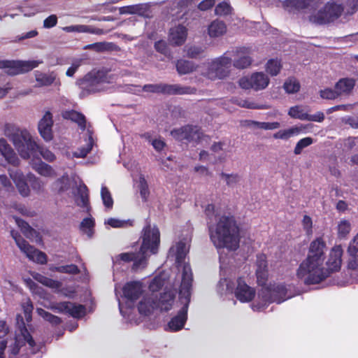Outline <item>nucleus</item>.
Returning <instances> with one entry per match:
<instances>
[{
    "mask_svg": "<svg viewBox=\"0 0 358 358\" xmlns=\"http://www.w3.org/2000/svg\"><path fill=\"white\" fill-rule=\"evenodd\" d=\"M191 237L187 236L178 242L169 250V257L174 259L178 269L182 268V282L179 292L180 303L182 306L178 314L169 323V328L173 331L181 329L187 320L188 306L190 301L192 273L190 266L185 260L189 252Z\"/></svg>",
    "mask_w": 358,
    "mask_h": 358,
    "instance_id": "nucleus-1",
    "label": "nucleus"
},
{
    "mask_svg": "<svg viewBox=\"0 0 358 358\" xmlns=\"http://www.w3.org/2000/svg\"><path fill=\"white\" fill-rule=\"evenodd\" d=\"M160 242L159 229L155 226H146L143 230L142 245L138 253L124 252L113 258L114 266L120 264L121 262H134L132 269L138 271L144 268L147 265L148 257L155 254Z\"/></svg>",
    "mask_w": 358,
    "mask_h": 358,
    "instance_id": "nucleus-2",
    "label": "nucleus"
},
{
    "mask_svg": "<svg viewBox=\"0 0 358 358\" xmlns=\"http://www.w3.org/2000/svg\"><path fill=\"white\" fill-rule=\"evenodd\" d=\"M4 134L13 143L22 158L29 159L34 157L38 150L45 160L50 162L55 160V154L48 149L40 148L28 131L21 130L14 125L8 124L5 126Z\"/></svg>",
    "mask_w": 358,
    "mask_h": 358,
    "instance_id": "nucleus-3",
    "label": "nucleus"
},
{
    "mask_svg": "<svg viewBox=\"0 0 358 358\" xmlns=\"http://www.w3.org/2000/svg\"><path fill=\"white\" fill-rule=\"evenodd\" d=\"M211 241L217 249L236 250L239 246V229L233 217L222 216L209 227Z\"/></svg>",
    "mask_w": 358,
    "mask_h": 358,
    "instance_id": "nucleus-4",
    "label": "nucleus"
},
{
    "mask_svg": "<svg viewBox=\"0 0 358 358\" xmlns=\"http://www.w3.org/2000/svg\"><path fill=\"white\" fill-rule=\"evenodd\" d=\"M296 275L308 285L320 283L329 276L324 261L307 257L300 264Z\"/></svg>",
    "mask_w": 358,
    "mask_h": 358,
    "instance_id": "nucleus-5",
    "label": "nucleus"
},
{
    "mask_svg": "<svg viewBox=\"0 0 358 358\" xmlns=\"http://www.w3.org/2000/svg\"><path fill=\"white\" fill-rule=\"evenodd\" d=\"M17 328L15 332V336L11 340L8 345L9 357L17 355L21 348L28 345L29 350L32 354L36 353L39 350V345L34 341L32 336L24 326L22 317L17 315L16 317Z\"/></svg>",
    "mask_w": 358,
    "mask_h": 358,
    "instance_id": "nucleus-6",
    "label": "nucleus"
},
{
    "mask_svg": "<svg viewBox=\"0 0 358 358\" xmlns=\"http://www.w3.org/2000/svg\"><path fill=\"white\" fill-rule=\"evenodd\" d=\"M115 76L103 71H92L81 81L82 87L90 93L108 91L115 87Z\"/></svg>",
    "mask_w": 358,
    "mask_h": 358,
    "instance_id": "nucleus-7",
    "label": "nucleus"
},
{
    "mask_svg": "<svg viewBox=\"0 0 358 358\" xmlns=\"http://www.w3.org/2000/svg\"><path fill=\"white\" fill-rule=\"evenodd\" d=\"M176 292L169 291L162 294L158 299L156 294H151L145 296L138 304V311L143 315H150L155 309L159 308L162 310L171 309Z\"/></svg>",
    "mask_w": 358,
    "mask_h": 358,
    "instance_id": "nucleus-8",
    "label": "nucleus"
},
{
    "mask_svg": "<svg viewBox=\"0 0 358 358\" xmlns=\"http://www.w3.org/2000/svg\"><path fill=\"white\" fill-rule=\"evenodd\" d=\"M8 173L19 192L23 196H27L30 192L26 180H29L33 189L36 192H41L44 188L45 182L33 173H29L24 176L19 169H8Z\"/></svg>",
    "mask_w": 358,
    "mask_h": 358,
    "instance_id": "nucleus-9",
    "label": "nucleus"
},
{
    "mask_svg": "<svg viewBox=\"0 0 358 358\" xmlns=\"http://www.w3.org/2000/svg\"><path fill=\"white\" fill-rule=\"evenodd\" d=\"M286 289L284 285H278L272 288L263 287L258 293V299L260 301L257 304H252V308L254 310H264L268 303L276 302L280 303L288 297H286Z\"/></svg>",
    "mask_w": 358,
    "mask_h": 358,
    "instance_id": "nucleus-10",
    "label": "nucleus"
},
{
    "mask_svg": "<svg viewBox=\"0 0 358 358\" xmlns=\"http://www.w3.org/2000/svg\"><path fill=\"white\" fill-rule=\"evenodd\" d=\"M322 4L321 1L319 7L310 15V22L317 24L329 23L341 16L343 11V6L335 2H328L324 6Z\"/></svg>",
    "mask_w": 358,
    "mask_h": 358,
    "instance_id": "nucleus-11",
    "label": "nucleus"
},
{
    "mask_svg": "<svg viewBox=\"0 0 358 358\" xmlns=\"http://www.w3.org/2000/svg\"><path fill=\"white\" fill-rule=\"evenodd\" d=\"M143 292L142 284L139 282H128L123 287L124 297L127 299V306L124 309V306L119 301V308L120 313L130 322L138 323V321L134 320L130 316V308L133 306V303L136 301Z\"/></svg>",
    "mask_w": 358,
    "mask_h": 358,
    "instance_id": "nucleus-12",
    "label": "nucleus"
},
{
    "mask_svg": "<svg viewBox=\"0 0 358 358\" xmlns=\"http://www.w3.org/2000/svg\"><path fill=\"white\" fill-rule=\"evenodd\" d=\"M231 58L226 54L215 58L209 64L208 69L203 74L210 80L224 79L229 76L231 66Z\"/></svg>",
    "mask_w": 358,
    "mask_h": 358,
    "instance_id": "nucleus-13",
    "label": "nucleus"
},
{
    "mask_svg": "<svg viewBox=\"0 0 358 358\" xmlns=\"http://www.w3.org/2000/svg\"><path fill=\"white\" fill-rule=\"evenodd\" d=\"M270 83L268 76L264 72H254L238 80L239 87L245 90L260 91L266 89Z\"/></svg>",
    "mask_w": 358,
    "mask_h": 358,
    "instance_id": "nucleus-14",
    "label": "nucleus"
},
{
    "mask_svg": "<svg viewBox=\"0 0 358 358\" xmlns=\"http://www.w3.org/2000/svg\"><path fill=\"white\" fill-rule=\"evenodd\" d=\"M10 234L20 251L23 252L29 259L41 264H44L47 262V256L44 252L30 245L15 231H11Z\"/></svg>",
    "mask_w": 358,
    "mask_h": 358,
    "instance_id": "nucleus-15",
    "label": "nucleus"
},
{
    "mask_svg": "<svg viewBox=\"0 0 358 358\" xmlns=\"http://www.w3.org/2000/svg\"><path fill=\"white\" fill-rule=\"evenodd\" d=\"M143 90L148 92L164 93L168 94H192L195 93L196 90L188 86H182L180 85H145L143 87Z\"/></svg>",
    "mask_w": 358,
    "mask_h": 358,
    "instance_id": "nucleus-16",
    "label": "nucleus"
},
{
    "mask_svg": "<svg viewBox=\"0 0 358 358\" xmlns=\"http://www.w3.org/2000/svg\"><path fill=\"white\" fill-rule=\"evenodd\" d=\"M41 62L32 61H0V69H6V72L10 75H16L25 73L37 67Z\"/></svg>",
    "mask_w": 358,
    "mask_h": 358,
    "instance_id": "nucleus-17",
    "label": "nucleus"
},
{
    "mask_svg": "<svg viewBox=\"0 0 358 358\" xmlns=\"http://www.w3.org/2000/svg\"><path fill=\"white\" fill-rule=\"evenodd\" d=\"M171 136L176 140L182 141H199L202 133L197 127L187 125L171 131Z\"/></svg>",
    "mask_w": 358,
    "mask_h": 358,
    "instance_id": "nucleus-18",
    "label": "nucleus"
},
{
    "mask_svg": "<svg viewBox=\"0 0 358 358\" xmlns=\"http://www.w3.org/2000/svg\"><path fill=\"white\" fill-rule=\"evenodd\" d=\"M321 4V0H286L283 6L289 12L308 10L310 14Z\"/></svg>",
    "mask_w": 358,
    "mask_h": 358,
    "instance_id": "nucleus-19",
    "label": "nucleus"
},
{
    "mask_svg": "<svg viewBox=\"0 0 358 358\" xmlns=\"http://www.w3.org/2000/svg\"><path fill=\"white\" fill-rule=\"evenodd\" d=\"M343 253V250L340 245H334L331 248L326 262L327 267H325L328 271V275L341 269Z\"/></svg>",
    "mask_w": 358,
    "mask_h": 358,
    "instance_id": "nucleus-20",
    "label": "nucleus"
},
{
    "mask_svg": "<svg viewBox=\"0 0 358 358\" xmlns=\"http://www.w3.org/2000/svg\"><path fill=\"white\" fill-rule=\"evenodd\" d=\"M7 164L17 166L20 159L7 141L0 138V165L5 166Z\"/></svg>",
    "mask_w": 358,
    "mask_h": 358,
    "instance_id": "nucleus-21",
    "label": "nucleus"
},
{
    "mask_svg": "<svg viewBox=\"0 0 358 358\" xmlns=\"http://www.w3.org/2000/svg\"><path fill=\"white\" fill-rule=\"evenodd\" d=\"M234 294L238 300L246 303L252 301L255 296V290L251 287L241 278L237 280V285Z\"/></svg>",
    "mask_w": 358,
    "mask_h": 358,
    "instance_id": "nucleus-22",
    "label": "nucleus"
},
{
    "mask_svg": "<svg viewBox=\"0 0 358 358\" xmlns=\"http://www.w3.org/2000/svg\"><path fill=\"white\" fill-rule=\"evenodd\" d=\"M326 249L325 241L322 237L316 238L310 243L307 257L324 261Z\"/></svg>",
    "mask_w": 358,
    "mask_h": 358,
    "instance_id": "nucleus-23",
    "label": "nucleus"
},
{
    "mask_svg": "<svg viewBox=\"0 0 358 358\" xmlns=\"http://www.w3.org/2000/svg\"><path fill=\"white\" fill-rule=\"evenodd\" d=\"M52 125V115L49 111H46L38 124L39 134L45 141H50L53 138Z\"/></svg>",
    "mask_w": 358,
    "mask_h": 358,
    "instance_id": "nucleus-24",
    "label": "nucleus"
},
{
    "mask_svg": "<svg viewBox=\"0 0 358 358\" xmlns=\"http://www.w3.org/2000/svg\"><path fill=\"white\" fill-rule=\"evenodd\" d=\"M187 36V28L185 26L179 24L170 29L169 41L173 45L180 46L185 43Z\"/></svg>",
    "mask_w": 358,
    "mask_h": 358,
    "instance_id": "nucleus-25",
    "label": "nucleus"
},
{
    "mask_svg": "<svg viewBox=\"0 0 358 358\" xmlns=\"http://www.w3.org/2000/svg\"><path fill=\"white\" fill-rule=\"evenodd\" d=\"M59 312L66 313L76 318H80L85 315V308L83 305H76L71 302H62L55 307Z\"/></svg>",
    "mask_w": 358,
    "mask_h": 358,
    "instance_id": "nucleus-26",
    "label": "nucleus"
},
{
    "mask_svg": "<svg viewBox=\"0 0 358 358\" xmlns=\"http://www.w3.org/2000/svg\"><path fill=\"white\" fill-rule=\"evenodd\" d=\"M256 275L257 282L260 285H264L268 278V269L266 256L259 255L257 257L256 262Z\"/></svg>",
    "mask_w": 358,
    "mask_h": 358,
    "instance_id": "nucleus-27",
    "label": "nucleus"
},
{
    "mask_svg": "<svg viewBox=\"0 0 358 358\" xmlns=\"http://www.w3.org/2000/svg\"><path fill=\"white\" fill-rule=\"evenodd\" d=\"M31 275L34 280L39 282L40 283L52 289H56L58 292H61L66 296H71L70 294L66 292L64 289H61L62 283L60 282L48 278L37 273H33Z\"/></svg>",
    "mask_w": 358,
    "mask_h": 358,
    "instance_id": "nucleus-28",
    "label": "nucleus"
},
{
    "mask_svg": "<svg viewBox=\"0 0 358 358\" xmlns=\"http://www.w3.org/2000/svg\"><path fill=\"white\" fill-rule=\"evenodd\" d=\"M32 169L39 175L46 178H55L57 176L55 170L48 164L39 160L37 162H30Z\"/></svg>",
    "mask_w": 358,
    "mask_h": 358,
    "instance_id": "nucleus-29",
    "label": "nucleus"
},
{
    "mask_svg": "<svg viewBox=\"0 0 358 358\" xmlns=\"http://www.w3.org/2000/svg\"><path fill=\"white\" fill-rule=\"evenodd\" d=\"M237 58L234 60V66L237 69H245L250 66L252 59L245 48H240L236 50Z\"/></svg>",
    "mask_w": 358,
    "mask_h": 358,
    "instance_id": "nucleus-30",
    "label": "nucleus"
},
{
    "mask_svg": "<svg viewBox=\"0 0 358 358\" xmlns=\"http://www.w3.org/2000/svg\"><path fill=\"white\" fill-rule=\"evenodd\" d=\"M77 206L84 208L87 212L90 210L88 190L85 185H80L78 187V193L75 196Z\"/></svg>",
    "mask_w": 358,
    "mask_h": 358,
    "instance_id": "nucleus-31",
    "label": "nucleus"
},
{
    "mask_svg": "<svg viewBox=\"0 0 358 358\" xmlns=\"http://www.w3.org/2000/svg\"><path fill=\"white\" fill-rule=\"evenodd\" d=\"M87 141L86 145L84 147L80 148L78 150L73 152L72 153H70L69 152H66V157L68 158H84L91 151L93 146V138L92 136V134L89 130L87 131Z\"/></svg>",
    "mask_w": 358,
    "mask_h": 358,
    "instance_id": "nucleus-32",
    "label": "nucleus"
},
{
    "mask_svg": "<svg viewBox=\"0 0 358 358\" xmlns=\"http://www.w3.org/2000/svg\"><path fill=\"white\" fill-rule=\"evenodd\" d=\"M304 127L294 126L289 129H281L273 134V137L275 139L287 141L292 136H297L302 132Z\"/></svg>",
    "mask_w": 358,
    "mask_h": 358,
    "instance_id": "nucleus-33",
    "label": "nucleus"
},
{
    "mask_svg": "<svg viewBox=\"0 0 358 358\" xmlns=\"http://www.w3.org/2000/svg\"><path fill=\"white\" fill-rule=\"evenodd\" d=\"M227 32L226 24L220 20H214L208 28V34L210 38H218Z\"/></svg>",
    "mask_w": 358,
    "mask_h": 358,
    "instance_id": "nucleus-34",
    "label": "nucleus"
},
{
    "mask_svg": "<svg viewBox=\"0 0 358 358\" xmlns=\"http://www.w3.org/2000/svg\"><path fill=\"white\" fill-rule=\"evenodd\" d=\"M15 223L17 224L19 227L21 228L22 233L29 239H36V241H40L41 238L38 237V234L29 225L24 222L23 220L17 218L13 217Z\"/></svg>",
    "mask_w": 358,
    "mask_h": 358,
    "instance_id": "nucleus-35",
    "label": "nucleus"
},
{
    "mask_svg": "<svg viewBox=\"0 0 358 358\" xmlns=\"http://www.w3.org/2000/svg\"><path fill=\"white\" fill-rule=\"evenodd\" d=\"M220 178L223 181L226 185L229 187H234L241 180V176L238 173H225L221 172L220 173Z\"/></svg>",
    "mask_w": 358,
    "mask_h": 358,
    "instance_id": "nucleus-36",
    "label": "nucleus"
},
{
    "mask_svg": "<svg viewBox=\"0 0 358 358\" xmlns=\"http://www.w3.org/2000/svg\"><path fill=\"white\" fill-rule=\"evenodd\" d=\"M355 85V81L352 78L341 79L335 86L339 95L343 94H348L352 91Z\"/></svg>",
    "mask_w": 358,
    "mask_h": 358,
    "instance_id": "nucleus-37",
    "label": "nucleus"
},
{
    "mask_svg": "<svg viewBox=\"0 0 358 358\" xmlns=\"http://www.w3.org/2000/svg\"><path fill=\"white\" fill-rule=\"evenodd\" d=\"M62 116L65 119L76 122L82 129H85V118L83 114L75 110H66L63 112Z\"/></svg>",
    "mask_w": 358,
    "mask_h": 358,
    "instance_id": "nucleus-38",
    "label": "nucleus"
},
{
    "mask_svg": "<svg viewBox=\"0 0 358 358\" xmlns=\"http://www.w3.org/2000/svg\"><path fill=\"white\" fill-rule=\"evenodd\" d=\"M36 80L38 86H49L56 80V74L54 72L50 73H36Z\"/></svg>",
    "mask_w": 358,
    "mask_h": 358,
    "instance_id": "nucleus-39",
    "label": "nucleus"
},
{
    "mask_svg": "<svg viewBox=\"0 0 358 358\" xmlns=\"http://www.w3.org/2000/svg\"><path fill=\"white\" fill-rule=\"evenodd\" d=\"M196 66L192 62L187 60H179L176 64L177 71L179 74H187L196 71Z\"/></svg>",
    "mask_w": 358,
    "mask_h": 358,
    "instance_id": "nucleus-40",
    "label": "nucleus"
},
{
    "mask_svg": "<svg viewBox=\"0 0 358 358\" xmlns=\"http://www.w3.org/2000/svg\"><path fill=\"white\" fill-rule=\"evenodd\" d=\"M137 187L139 190L140 195L143 201H147L150 191L148 188V182L143 174H140L138 180L136 181Z\"/></svg>",
    "mask_w": 358,
    "mask_h": 358,
    "instance_id": "nucleus-41",
    "label": "nucleus"
},
{
    "mask_svg": "<svg viewBox=\"0 0 358 358\" xmlns=\"http://www.w3.org/2000/svg\"><path fill=\"white\" fill-rule=\"evenodd\" d=\"M308 113L301 106H295L289 108L288 115L292 118L299 119L301 120H307Z\"/></svg>",
    "mask_w": 358,
    "mask_h": 358,
    "instance_id": "nucleus-42",
    "label": "nucleus"
},
{
    "mask_svg": "<svg viewBox=\"0 0 358 358\" xmlns=\"http://www.w3.org/2000/svg\"><path fill=\"white\" fill-rule=\"evenodd\" d=\"M301 87L299 82L294 78H287L283 84L285 91L288 94H294L299 91Z\"/></svg>",
    "mask_w": 358,
    "mask_h": 358,
    "instance_id": "nucleus-43",
    "label": "nucleus"
},
{
    "mask_svg": "<svg viewBox=\"0 0 358 358\" xmlns=\"http://www.w3.org/2000/svg\"><path fill=\"white\" fill-rule=\"evenodd\" d=\"M282 68V64L280 60L269 59L266 64V71L271 76H277Z\"/></svg>",
    "mask_w": 358,
    "mask_h": 358,
    "instance_id": "nucleus-44",
    "label": "nucleus"
},
{
    "mask_svg": "<svg viewBox=\"0 0 358 358\" xmlns=\"http://www.w3.org/2000/svg\"><path fill=\"white\" fill-rule=\"evenodd\" d=\"M250 125L264 130H274L280 127V124L278 122H257L252 121Z\"/></svg>",
    "mask_w": 358,
    "mask_h": 358,
    "instance_id": "nucleus-45",
    "label": "nucleus"
},
{
    "mask_svg": "<svg viewBox=\"0 0 358 358\" xmlns=\"http://www.w3.org/2000/svg\"><path fill=\"white\" fill-rule=\"evenodd\" d=\"M94 226V220L92 217L85 218L80 223V229L83 232L86 234L89 237H91L93 234V228Z\"/></svg>",
    "mask_w": 358,
    "mask_h": 358,
    "instance_id": "nucleus-46",
    "label": "nucleus"
},
{
    "mask_svg": "<svg viewBox=\"0 0 358 358\" xmlns=\"http://www.w3.org/2000/svg\"><path fill=\"white\" fill-rule=\"evenodd\" d=\"M104 224H108L113 228H124L131 225V222L130 220H123L111 217L106 220Z\"/></svg>",
    "mask_w": 358,
    "mask_h": 358,
    "instance_id": "nucleus-47",
    "label": "nucleus"
},
{
    "mask_svg": "<svg viewBox=\"0 0 358 358\" xmlns=\"http://www.w3.org/2000/svg\"><path fill=\"white\" fill-rule=\"evenodd\" d=\"M337 228L339 237H345L351 231V224L348 220H342L338 222Z\"/></svg>",
    "mask_w": 358,
    "mask_h": 358,
    "instance_id": "nucleus-48",
    "label": "nucleus"
},
{
    "mask_svg": "<svg viewBox=\"0 0 358 358\" xmlns=\"http://www.w3.org/2000/svg\"><path fill=\"white\" fill-rule=\"evenodd\" d=\"M313 143V139L311 137H306L299 140L294 149V153L300 155L303 148L310 145Z\"/></svg>",
    "mask_w": 358,
    "mask_h": 358,
    "instance_id": "nucleus-49",
    "label": "nucleus"
},
{
    "mask_svg": "<svg viewBox=\"0 0 358 358\" xmlns=\"http://www.w3.org/2000/svg\"><path fill=\"white\" fill-rule=\"evenodd\" d=\"M101 196L105 207L107 208H111L113 205V200L107 187L104 186L101 187Z\"/></svg>",
    "mask_w": 358,
    "mask_h": 358,
    "instance_id": "nucleus-50",
    "label": "nucleus"
},
{
    "mask_svg": "<svg viewBox=\"0 0 358 358\" xmlns=\"http://www.w3.org/2000/svg\"><path fill=\"white\" fill-rule=\"evenodd\" d=\"M36 311L40 316H41L43 318L50 322V323L55 324L60 323V319L58 317L46 312L43 309L37 308Z\"/></svg>",
    "mask_w": 358,
    "mask_h": 358,
    "instance_id": "nucleus-51",
    "label": "nucleus"
},
{
    "mask_svg": "<svg viewBox=\"0 0 358 358\" xmlns=\"http://www.w3.org/2000/svg\"><path fill=\"white\" fill-rule=\"evenodd\" d=\"M231 11L230 5L226 2L219 3L215 10V14L217 15H227L231 13Z\"/></svg>",
    "mask_w": 358,
    "mask_h": 358,
    "instance_id": "nucleus-52",
    "label": "nucleus"
},
{
    "mask_svg": "<svg viewBox=\"0 0 358 358\" xmlns=\"http://www.w3.org/2000/svg\"><path fill=\"white\" fill-rule=\"evenodd\" d=\"M164 279L163 278L162 275L157 276L150 284L149 289L152 292V294H155V292L158 291L159 288L164 285Z\"/></svg>",
    "mask_w": 358,
    "mask_h": 358,
    "instance_id": "nucleus-53",
    "label": "nucleus"
},
{
    "mask_svg": "<svg viewBox=\"0 0 358 358\" xmlns=\"http://www.w3.org/2000/svg\"><path fill=\"white\" fill-rule=\"evenodd\" d=\"M320 97L325 99H334L339 96V94L337 90L335 88V90L326 88L324 90H322L320 92Z\"/></svg>",
    "mask_w": 358,
    "mask_h": 358,
    "instance_id": "nucleus-54",
    "label": "nucleus"
},
{
    "mask_svg": "<svg viewBox=\"0 0 358 358\" xmlns=\"http://www.w3.org/2000/svg\"><path fill=\"white\" fill-rule=\"evenodd\" d=\"M25 319L27 322L31 320V313L33 310V305L29 299H27L22 305Z\"/></svg>",
    "mask_w": 358,
    "mask_h": 358,
    "instance_id": "nucleus-55",
    "label": "nucleus"
},
{
    "mask_svg": "<svg viewBox=\"0 0 358 358\" xmlns=\"http://www.w3.org/2000/svg\"><path fill=\"white\" fill-rule=\"evenodd\" d=\"M155 48L157 52L164 55L165 56H170V52L166 41L162 40L157 41L155 43Z\"/></svg>",
    "mask_w": 358,
    "mask_h": 358,
    "instance_id": "nucleus-56",
    "label": "nucleus"
},
{
    "mask_svg": "<svg viewBox=\"0 0 358 358\" xmlns=\"http://www.w3.org/2000/svg\"><path fill=\"white\" fill-rule=\"evenodd\" d=\"M56 271L59 273H71V274H76L79 272V270H78L77 266H76L74 264L57 266L56 268Z\"/></svg>",
    "mask_w": 358,
    "mask_h": 358,
    "instance_id": "nucleus-57",
    "label": "nucleus"
},
{
    "mask_svg": "<svg viewBox=\"0 0 358 358\" xmlns=\"http://www.w3.org/2000/svg\"><path fill=\"white\" fill-rule=\"evenodd\" d=\"M348 268L352 271H358V253L348 254Z\"/></svg>",
    "mask_w": 358,
    "mask_h": 358,
    "instance_id": "nucleus-58",
    "label": "nucleus"
},
{
    "mask_svg": "<svg viewBox=\"0 0 358 358\" xmlns=\"http://www.w3.org/2000/svg\"><path fill=\"white\" fill-rule=\"evenodd\" d=\"M238 105L241 107L250 109H266L267 107L264 105H259L249 100H243L240 101Z\"/></svg>",
    "mask_w": 358,
    "mask_h": 358,
    "instance_id": "nucleus-59",
    "label": "nucleus"
},
{
    "mask_svg": "<svg viewBox=\"0 0 358 358\" xmlns=\"http://www.w3.org/2000/svg\"><path fill=\"white\" fill-rule=\"evenodd\" d=\"M55 188L59 191H64L69 187V178L67 176H63L61 178L55 182Z\"/></svg>",
    "mask_w": 358,
    "mask_h": 358,
    "instance_id": "nucleus-60",
    "label": "nucleus"
},
{
    "mask_svg": "<svg viewBox=\"0 0 358 358\" xmlns=\"http://www.w3.org/2000/svg\"><path fill=\"white\" fill-rule=\"evenodd\" d=\"M232 287L230 285V282L227 279H222L219 282L218 292L223 294L228 292H231Z\"/></svg>",
    "mask_w": 358,
    "mask_h": 358,
    "instance_id": "nucleus-61",
    "label": "nucleus"
},
{
    "mask_svg": "<svg viewBox=\"0 0 358 358\" xmlns=\"http://www.w3.org/2000/svg\"><path fill=\"white\" fill-rule=\"evenodd\" d=\"M82 60L81 59H76L74 60L71 66L67 69L66 72V75L68 77H73L75 73L77 71L78 68L81 66Z\"/></svg>",
    "mask_w": 358,
    "mask_h": 358,
    "instance_id": "nucleus-62",
    "label": "nucleus"
},
{
    "mask_svg": "<svg viewBox=\"0 0 358 358\" xmlns=\"http://www.w3.org/2000/svg\"><path fill=\"white\" fill-rule=\"evenodd\" d=\"M347 252L348 254L358 253V234L350 242Z\"/></svg>",
    "mask_w": 358,
    "mask_h": 358,
    "instance_id": "nucleus-63",
    "label": "nucleus"
},
{
    "mask_svg": "<svg viewBox=\"0 0 358 358\" xmlns=\"http://www.w3.org/2000/svg\"><path fill=\"white\" fill-rule=\"evenodd\" d=\"M342 122L353 129H358V117L347 116L343 118Z\"/></svg>",
    "mask_w": 358,
    "mask_h": 358,
    "instance_id": "nucleus-64",
    "label": "nucleus"
}]
</instances>
